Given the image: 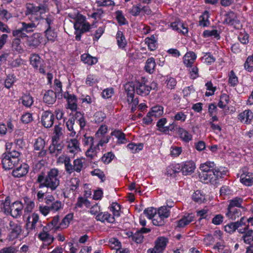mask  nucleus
Returning a JSON list of instances; mask_svg holds the SVG:
<instances>
[{
	"mask_svg": "<svg viewBox=\"0 0 253 253\" xmlns=\"http://www.w3.org/2000/svg\"><path fill=\"white\" fill-rule=\"evenodd\" d=\"M45 34L46 38L49 41H54L57 37V34L53 30H51V28H47L45 31Z\"/></svg>",
	"mask_w": 253,
	"mask_h": 253,
	"instance_id": "nucleus-59",
	"label": "nucleus"
},
{
	"mask_svg": "<svg viewBox=\"0 0 253 253\" xmlns=\"http://www.w3.org/2000/svg\"><path fill=\"white\" fill-rule=\"evenodd\" d=\"M126 91L127 93V102L128 104H133L135 106L139 103L137 98H134V93L135 90V82L132 84L130 83L126 84L125 85Z\"/></svg>",
	"mask_w": 253,
	"mask_h": 253,
	"instance_id": "nucleus-10",
	"label": "nucleus"
},
{
	"mask_svg": "<svg viewBox=\"0 0 253 253\" xmlns=\"http://www.w3.org/2000/svg\"><path fill=\"white\" fill-rule=\"evenodd\" d=\"M8 231L7 238L9 241L14 240L19 237L22 232V226L17 222L10 221L8 226L7 227Z\"/></svg>",
	"mask_w": 253,
	"mask_h": 253,
	"instance_id": "nucleus-5",
	"label": "nucleus"
},
{
	"mask_svg": "<svg viewBox=\"0 0 253 253\" xmlns=\"http://www.w3.org/2000/svg\"><path fill=\"white\" fill-rule=\"evenodd\" d=\"M0 209L5 215L17 218L22 214L23 205L19 201L11 203L10 198L7 196L4 200H0Z\"/></svg>",
	"mask_w": 253,
	"mask_h": 253,
	"instance_id": "nucleus-3",
	"label": "nucleus"
},
{
	"mask_svg": "<svg viewBox=\"0 0 253 253\" xmlns=\"http://www.w3.org/2000/svg\"><path fill=\"white\" fill-rule=\"evenodd\" d=\"M64 97L67 99L68 108L72 111H76L78 105L77 104V99L76 96L67 93V95L66 94L64 95Z\"/></svg>",
	"mask_w": 253,
	"mask_h": 253,
	"instance_id": "nucleus-23",
	"label": "nucleus"
},
{
	"mask_svg": "<svg viewBox=\"0 0 253 253\" xmlns=\"http://www.w3.org/2000/svg\"><path fill=\"white\" fill-rule=\"evenodd\" d=\"M45 142L41 137L38 138L34 144V148L35 150H40L44 148Z\"/></svg>",
	"mask_w": 253,
	"mask_h": 253,
	"instance_id": "nucleus-56",
	"label": "nucleus"
},
{
	"mask_svg": "<svg viewBox=\"0 0 253 253\" xmlns=\"http://www.w3.org/2000/svg\"><path fill=\"white\" fill-rule=\"evenodd\" d=\"M16 78L15 76L13 74H9L7 76L5 81L4 86L7 88H10L13 85L14 83L16 82Z\"/></svg>",
	"mask_w": 253,
	"mask_h": 253,
	"instance_id": "nucleus-47",
	"label": "nucleus"
},
{
	"mask_svg": "<svg viewBox=\"0 0 253 253\" xmlns=\"http://www.w3.org/2000/svg\"><path fill=\"white\" fill-rule=\"evenodd\" d=\"M97 220L102 222H107L113 223L115 222V217L108 212L99 213L96 217Z\"/></svg>",
	"mask_w": 253,
	"mask_h": 253,
	"instance_id": "nucleus-24",
	"label": "nucleus"
},
{
	"mask_svg": "<svg viewBox=\"0 0 253 253\" xmlns=\"http://www.w3.org/2000/svg\"><path fill=\"white\" fill-rule=\"evenodd\" d=\"M84 205L87 208L90 206V203L87 199L82 197H79L76 204V208H82Z\"/></svg>",
	"mask_w": 253,
	"mask_h": 253,
	"instance_id": "nucleus-58",
	"label": "nucleus"
},
{
	"mask_svg": "<svg viewBox=\"0 0 253 253\" xmlns=\"http://www.w3.org/2000/svg\"><path fill=\"white\" fill-rule=\"evenodd\" d=\"M242 239L244 243L247 244H250L251 242L253 241V230H247L242 236Z\"/></svg>",
	"mask_w": 253,
	"mask_h": 253,
	"instance_id": "nucleus-49",
	"label": "nucleus"
},
{
	"mask_svg": "<svg viewBox=\"0 0 253 253\" xmlns=\"http://www.w3.org/2000/svg\"><path fill=\"white\" fill-rule=\"evenodd\" d=\"M192 199L196 202L201 203L204 201L205 197L201 191L197 190L193 194Z\"/></svg>",
	"mask_w": 253,
	"mask_h": 253,
	"instance_id": "nucleus-55",
	"label": "nucleus"
},
{
	"mask_svg": "<svg viewBox=\"0 0 253 253\" xmlns=\"http://www.w3.org/2000/svg\"><path fill=\"white\" fill-rule=\"evenodd\" d=\"M156 62L153 57L148 58L145 66V71L149 74H153L155 71Z\"/></svg>",
	"mask_w": 253,
	"mask_h": 253,
	"instance_id": "nucleus-34",
	"label": "nucleus"
},
{
	"mask_svg": "<svg viewBox=\"0 0 253 253\" xmlns=\"http://www.w3.org/2000/svg\"><path fill=\"white\" fill-rule=\"evenodd\" d=\"M114 158V154L112 152H109L103 155L101 158V160L104 164H108L111 162Z\"/></svg>",
	"mask_w": 253,
	"mask_h": 253,
	"instance_id": "nucleus-63",
	"label": "nucleus"
},
{
	"mask_svg": "<svg viewBox=\"0 0 253 253\" xmlns=\"http://www.w3.org/2000/svg\"><path fill=\"white\" fill-rule=\"evenodd\" d=\"M202 60L205 63L211 65L215 61V58L211 53H206L204 56L201 58Z\"/></svg>",
	"mask_w": 253,
	"mask_h": 253,
	"instance_id": "nucleus-60",
	"label": "nucleus"
},
{
	"mask_svg": "<svg viewBox=\"0 0 253 253\" xmlns=\"http://www.w3.org/2000/svg\"><path fill=\"white\" fill-rule=\"evenodd\" d=\"M111 135L115 136L118 139L119 144H125L127 142L125 134L120 130H115L112 132Z\"/></svg>",
	"mask_w": 253,
	"mask_h": 253,
	"instance_id": "nucleus-37",
	"label": "nucleus"
},
{
	"mask_svg": "<svg viewBox=\"0 0 253 253\" xmlns=\"http://www.w3.org/2000/svg\"><path fill=\"white\" fill-rule=\"evenodd\" d=\"M194 216L193 214H188L187 216H184L177 222L176 227L182 228L188 225L190 222L193 221Z\"/></svg>",
	"mask_w": 253,
	"mask_h": 253,
	"instance_id": "nucleus-32",
	"label": "nucleus"
},
{
	"mask_svg": "<svg viewBox=\"0 0 253 253\" xmlns=\"http://www.w3.org/2000/svg\"><path fill=\"white\" fill-rule=\"evenodd\" d=\"M22 40H25L23 44H25L29 48H36L41 43V36L39 33H34L32 36L23 35Z\"/></svg>",
	"mask_w": 253,
	"mask_h": 253,
	"instance_id": "nucleus-7",
	"label": "nucleus"
},
{
	"mask_svg": "<svg viewBox=\"0 0 253 253\" xmlns=\"http://www.w3.org/2000/svg\"><path fill=\"white\" fill-rule=\"evenodd\" d=\"M48 0H36V3L26 4L25 14L26 16L31 15L30 18H34V21H39L43 18L42 15L48 12Z\"/></svg>",
	"mask_w": 253,
	"mask_h": 253,
	"instance_id": "nucleus-2",
	"label": "nucleus"
},
{
	"mask_svg": "<svg viewBox=\"0 0 253 253\" xmlns=\"http://www.w3.org/2000/svg\"><path fill=\"white\" fill-rule=\"evenodd\" d=\"M145 43L147 44L148 48L150 50H154L156 48V41L155 37L152 35L150 38H146L145 40Z\"/></svg>",
	"mask_w": 253,
	"mask_h": 253,
	"instance_id": "nucleus-48",
	"label": "nucleus"
},
{
	"mask_svg": "<svg viewBox=\"0 0 253 253\" xmlns=\"http://www.w3.org/2000/svg\"><path fill=\"white\" fill-rule=\"evenodd\" d=\"M29 166L26 164H23L12 171V175L14 177H21L25 175L28 172Z\"/></svg>",
	"mask_w": 253,
	"mask_h": 253,
	"instance_id": "nucleus-21",
	"label": "nucleus"
},
{
	"mask_svg": "<svg viewBox=\"0 0 253 253\" xmlns=\"http://www.w3.org/2000/svg\"><path fill=\"white\" fill-rule=\"evenodd\" d=\"M244 203L243 199L240 197H236L229 201V204L228 208H241L243 210H245V207L242 206Z\"/></svg>",
	"mask_w": 253,
	"mask_h": 253,
	"instance_id": "nucleus-26",
	"label": "nucleus"
},
{
	"mask_svg": "<svg viewBox=\"0 0 253 253\" xmlns=\"http://www.w3.org/2000/svg\"><path fill=\"white\" fill-rule=\"evenodd\" d=\"M152 111L148 113V115H151L157 117L160 116L163 114V107L161 106H155L152 108Z\"/></svg>",
	"mask_w": 253,
	"mask_h": 253,
	"instance_id": "nucleus-46",
	"label": "nucleus"
},
{
	"mask_svg": "<svg viewBox=\"0 0 253 253\" xmlns=\"http://www.w3.org/2000/svg\"><path fill=\"white\" fill-rule=\"evenodd\" d=\"M63 136V129L62 127L61 126V124H59L57 125H55L54 127L51 140L60 141Z\"/></svg>",
	"mask_w": 253,
	"mask_h": 253,
	"instance_id": "nucleus-31",
	"label": "nucleus"
},
{
	"mask_svg": "<svg viewBox=\"0 0 253 253\" xmlns=\"http://www.w3.org/2000/svg\"><path fill=\"white\" fill-rule=\"evenodd\" d=\"M20 100L22 104L27 107H30L33 103V97L29 94H24Z\"/></svg>",
	"mask_w": 253,
	"mask_h": 253,
	"instance_id": "nucleus-42",
	"label": "nucleus"
},
{
	"mask_svg": "<svg viewBox=\"0 0 253 253\" xmlns=\"http://www.w3.org/2000/svg\"><path fill=\"white\" fill-rule=\"evenodd\" d=\"M85 161L84 159H76L73 161V164L71 163V161L70 162L66 172L69 174H71L74 172L80 173L85 168Z\"/></svg>",
	"mask_w": 253,
	"mask_h": 253,
	"instance_id": "nucleus-6",
	"label": "nucleus"
},
{
	"mask_svg": "<svg viewBox=\"0 0 253 253\" xmlns=\"http://www.w3.org/2000/svg\"><path fill=\"white\" fill-rule=\"evenodd\" d=\"M210 211L207 209H203L197 211V216H199V220L202 219H206L209 220L210 218L209 214Z\"/></svg>",
	"mask_w": 253,
	"mask_h": 253,
	"instance_id": "nucleus-54",
	"label": "nucleus"
},
{
	"mask_svg": "<svg viewBox=\"0 0 253 253\" xmlns=\"http://www.w3.org/2000/svg\"><path fill=\"white\" fill-rule=\"evenodd\" d=\"M224 24L232 25L236 29H239L241 26L240 21L237 19L236 14L233 11H230L224 15Z\"/></svg>",
	"mask_w": 253,
	"mask_h": 253,
	"instance_id": "nucleus-11",
	"label": "nucleus"
},
{
	"mask_svg": "<svg viewBox=\"0 0 253 253\" xmlns=\"http://www.w3.org/2000/svg\"><path fill=\"white\" fill-rule=\"evenodd\" d=\"M63 145L59 140H51V143L49 146V153L53 156L57 157L61 153Z\"/></svg>",
	"mask_w": 253,
	"mask_h": 253,
	"instance_id": "nucleus-13",
	"label": "nucleus"
},
{
	"mask_svg": "<svg viewBox=\"0 0 253 253\" xmlns=\"http://www.w3.org/2000/svg\"><path fill=\"white\" fill-rule=\"evenodd\" d=\"M196 168L195 164L193 161H187L182 165L181 171L183 175H190Z\"/></svg>",
	"mask_w": 253,
	"mask_h": 253,
	"instance_id": "nucleus-19",
	"label": "nucleus"
},
{
	"mask_svg": "<svg viewBox=\"0 0 253 253\" xmlns=\"http://www.w3.org/2000/svg\"><path fill=\"white\" fill-rule=\"evenodd\" d=\"M240 181L246 186H251L253 184V173L247 172L242 173L240 176Z\"/></svg>",
	"mask_w": 253,
	"mask_h": 253,
	"instance_id": "nucleus-27",
	"label": "nucleus"
},
{
	"mask_svg": "<svg viewBox=\"0 0 253 253\" xmlns=\"http://www.w3.org/2000/svg\"><path fill=\"white\" fill-rule=\"evenodd\" d=\"M64 205L60 201H54L49 206L50 211L53 212L58 211L62 209Z\"/></svg>",
	"mask_w": 253,
	"mask_h": 253,
	"instance_id": "nucleus-51",
	"label": "nucleus"
},
{
	"mask_svg": "<svg viewBox=\"0 0 253 253\" xmlns=\"http://www.w3.org/2000/svg\"><path fill=\"white\" fill-rule=\"evenodd\" d=\"M209 11L205 10L199 17V25L203 27H207L210 25Z\"/></svg>",
	"mask_w": 253,
	"mask_h": 253,
	"instance_id": "nucleus-39",
	"label": "nucleus"
},
{
	"mask_svg": "<svg viewBox=\"0 0 253 253\" xmlns=\"http://www.w3.org/2000/svg\"><path fill=\"white\" fill-rule=\"evenodd\" d=\"M229 102V96L226 94H222L220 96L218 106L221 108H225Z\"/></svg>",
	"mask_w": 253,
	"mask_h": 253,
	"instance_id": "nucleus-44",
	"label": "nucleus"
},
{
	"mask_svg": "<svg viewBox=\"0 0 253 253\" xmlns=\"http://www.w3.org/2000/svg\"><path fill=\"white\" fill-rule=\"evenodd\" d=\"M116 39L118 46L121 48H124L126 45V41L123 33L118 31L116 34Z\"/></svg>",
	"mask_w": 253,
	"mask_h": 253,
	"instance_id": "nucleus-36",
	"label": "nucleus"
},
{
	"mask_svg": "<svg viewBox=\"0 0 253 253\" xmlns=\"http://www.w3.org/2000/svg\"><path fill=\"white\" fill-rule=\"evenodd\" d=\"M45 227H43V232L39 234V238L42 241L46 242L48 245L52 243L54 240V238L52 236L48 234L45 231L44 229Z\"/></svg>",
	"mask_w": 253,
	"mask_h": 253,
	"instance_id": "nucleus-38",
	"label": "nucleus"
},
{
	"mask_svg": "<svg viewBox=\"0 0 253 253\" xmlns=\"http://www.w3.org/2000/svg\"><path fill=\"white\" fill-rule=\"evenodd\" d=\"M226 215L229 219L236 220L241 215V211L240 209L237 208H227Z\"/></svg>",
	"mask_w": 253,
	"mask_h": 253,
	"instance_id": "nucleus-30",
	"label": "nucleus"
},
{
	"mask_svg": "<svg viewBox=\"0 0 253 253\" xmlns=\"http://www.w3.org/2000/svg\"><path fill=\"white\" fill-rule=\"evenodd\" d=\"M71 161L70 157L69 156L66 154H62L58 158L57 162L61 164H64L65 169L66 171Z\"/></svg>",
	"mask_w": 253,
	"mask_h": 253,
	"instance_id": "nucleus-41",
	"label": "nucleus"
},
{
	"mask_svg": "<svg viewBox=\"0 0 253 253\" xmlns=\"http://www.w3.org/2000/svg\"><path fill=\"white\" fill-rule=\"evenodd\" d=\"M228 83L231 86H235L238 83V78L233 70L229 73Z\"/></svg>",
	"mask_w": 253,
	"mask_h": 253,
	"instance_id": "nucleus-50",
	"label": "nucleus"
},
{
	"mask_svg": "<svg viewBox=\"0 0 253 253\" xmlns=\"http://www.w3.org/2000/svg\"><path fill=\"white\" fill-rule=\"evenodd\" d=\"M30 62L31 65L35 69L38 70L41 74H45L44 62L38 54H32L30 58Z\"/></svg>",
	"mask_w": 253,
	"mask_h": 253,
	"instance_id": "nucleus-9",
	"label": "nucleus"
},
{
	"mask_svg": "<svg viewBox=\"0 0 253 253\" xmlns=\"http://www.w3.org/2000/svg\"><path fill=\"white\" fill-rule=\"evenodd\" d=\"M90 28L89 23L84 22L80 26L79 29H75V34L76 35L75 39L76 41H80L81 39V36L83 34L88 31Z\"/></svg>",
	"mask_w": 253,
	"mask_h": 253,
	"instance_id": "nucleus-20",
	"label": "nucleus"
},
{
	"mask_svg": "<svg viewBox=\"0 0 253 253\" xmlns=\"http://www.w3.org/2000/svg\"><path fill=\"white\" fill-rule=\"evenodd\" d=\"M153 86H149L145 83L135 82V90L137 94L141 96H146L148 95L152 89Z\"/></svg>",
	"mask_w": 253,
	"mask_h": 253,
	"instance_id": "nucleus-15",
	"label": "nucleus"
},
{
	"mask_svg": "<svg viewBox=\"0 0 253 253\" xmlns=\"http://www.w3.org/2000/svg\"><path fill=\"white\" fill-rule=\"evenodd\" d=\"M11 17H12V14L9 11L3 8H0V18L2 20L6 22Z\"/></svg>",
	"mask_w": 253,
	"mask_h": 253,
	"instance_id": "nucleus-52",
	"label": "nucleus"
},
{
	"mask_svg": "<svg viewBox=\"0 0 253 253\" xmlns=\"http://www.w3.org/2000/svg\"><path fill=\"white\" fill-rule=\"evenodd\" d=\"M215 164L213 162H207L205 164L201 165L200 169L201 172H209L210 170H213Z\"/></svg>",
	"mask_w": 253,
	"mask_h": 253,
	"instance_id": "nucleus-45",
	"label": "nucleus"
},
{
	"mask_svg": "<svg viewBox=\"0 0 253 253\" xmlns=\"http://www.w3.org/2000/svg\"><path fill=\"white\" fill-rule=\"evenodd\" d=\"M167 243L168 239L165 237L158 238L156 241L155 249L157 250L158 253H162L165 250Z\"/></svg>",
	"mask_w": 253,
	"mask_h": 253,
	"instance_id": "nucleus-29",
	"label": "nucleus"
},
{
	"mask_svg": "<svg viewBox=\"0 0 253 253\" xmlns=\"http://www.w3.org/2000/svg\"><path fill=\"white\" fill-rule=\"evenodd\" d=\"M32 221H28L26 225L27 234H36L39 229L42 227L41 222L39 221V216L37 213H33L31 215Z\"/></svg>",
	"mask_w": 253,
	"mask_h": 253,
	"instance_id": "nucleus-4",
	"label": "nucleus"
},
{
	"mask_svg": "<svg viewBox=\"0 0 253 253\" xmlns=\"http://www.w3.org/2000/svg\"><path fill=\"white\" fill-rule=\"evenodd\" d=\"M106 118V115L102 111L96 112L93 116V121L95 123H100Z\"/></svg>",
	"mask_w": 253,
	"mask_h": 253,
	"instance_id": "nucleus-62",
	"label": "nucleus"
},
{
	"mask_svg": "<svg viewBox=\"0 0 253 253\" xmlns=\"http://www.w3.org/2000/svg\"><path fill=\"white\" fill-rule=\"evenodd\" d=\"M67 152L74 155L81 151L80 143L77 139H70L67 141Z\"/></svg>",
	"mask_w": 253,
	"mask_h": 253,
	"instance_id": "nucleus-14",
	"label": "nucleus"
},
{
	"mask_svg": "<svg viewBox=\"0 0 253 253\" xmlns=\"http://www.w3.org/2000/svg\"><path fill=\"white\" fill-rule=\"evenodd\" d=\"M178 134L181 140L185 142H188L192 139V135L182 127H178Z\"/></svg>",
	"mask_w": 253,
	"mask_h": 253,
	"instance_id": "nucleus-33",
	"label": "nucleus"
},
{
	"mask_svg": "<svg viewBox=\"0 0 253 253\" xmlns=\"http://www.w3.org/2000/svg\"><path fill=\"white\" fill-rule=\"evenodd\" d=\"M157 212V209L153 207L148 208L147 209H146L143 211L144 214H145L149 219L153 218L156 215Z\"/></svg>",
	"mask_w": 253,
	"mask_h": 253,
	"instance_id": "nucleus-57",
	"label": "nucleus"
},
{
	"mask_svg": "<svg viewBox=\"0 0 253 253\" xmlns=\"http://www.w3.org/2000/svg\"><path fill=\"white\" fill-rule=\"evenodd\" d=\"M21 24L22 25L21 27L13 30L15 36L21 37L22 38H23V35H27V34L33 32L37 27V25L34 22L27 23L22 22L21 23Z\"/></svg>",
	"mask_w": 253,
	"mask_h": 253,
	"instance_id": "nucleus-8",
	"label": "nucleus"
},
{
	"mask_svg": "<svg viewBox=\"0 0 253 253\" xmlns=\"http://www.w3.org/2000/svg\"><path fill=\"white\" fill-rule=\"evenodd\" d=\"M60 178L59 170L57 169L52 168L47 171L46 174L43 172L39 173L36 179V183L39 184V188L46 187L53 191L56 190L60 185Z\"/></svg>",
	"mask_w": 253,
	"mask_h": 253,
	"instance_id": "nucleus-1",
	"label": "nucleus"
},
{
	"mask_svg": "<svg viewBox=\"0 0 253 253\" xmlns=\"http://www.w3.org/2000/svg\"><path fill=\"white\" fill-rule=\"evenodd\" d=\"M98 150H99V147L97 146V145L95 146L94 145H91L85 152L86 156L91 159H93L97 156Z\"/></svg>",
	"mask_w": 253,
	"mask_h": 253,
	"instance_id": "nucleus-43",
	"label": "nucleus"
},
{
	"mask_svg": "<svg viewBox=\"0 0 253 253\" xmlns=\"http://www.w3.org/2000/svg\"><path fill=\"white\" fill-rule=\"evenodd\" d=\"M197 58L193 51L187 52L183 57V63L187 67H192Z\"/></svg>",
	"mask_w": 253,
	"mask_h": 253,
	"instance_id": "nucleus-22",
	"label": "nucleus"
},
{
	"mask_svg": "<svg viewBox=\"0 0 253 253\" xmlns=\"http://www.w3.org/2000/svg\"><path fill=\"white\" fill-rule=\"evenodd\" d=\"M56 100V95L55 92L50 90L47 91L43 97V102L48 104H53Z\"/></svg>",
	"mask_w": 253,
	"mask_h": 253,
	"instance_id": "nucleus-28",
	"label": "nucleus"
},
{
	"mask_svg": "<svg viewBox=\"0 0 253 253\" xmlns=\"http://www.w3.org/2000/svg\"><path fill=\"white\" fill-rule=\"evenodd\" d=\"M81 60L89 65L95 64L97 62V59L90 56L88 54H84L81 56Z\"/></svg>",
	"mask_w": 253,
	"mask_h": 253,
	"instance_id": "nucleus-40",
	"label": "nucleus"
},
{
	"mask_svg": "<svg viewBox=\"0 0 253 253\" xmlns=\"http://www.w3.org/2000/svg\"><path fill=\"white\" fill-rule=\"evenodd\" d=\"M73 218V214L69 213L67 214L62 220L61 222L59 223L57 228H58L59 229L66 228L68 226L70 221L72 220Z\"/></svg>",
	"mask_w": 253,
	"mask_h": 253,
	"instance_id": "nucleus-35",
	"label": "nucleus"
},
{
	"mask_svg": "<svg viewBox=\"0 0 253 253\" xmlns=\"http://www.w3.org/2000/svg\"><path fill=\"white\" fill-rule=\"evenodd\" d=\"M238 119L246 124H250L253 119V113L250 110H246L239 114Z\"/></svg>",
	"mask_w": 253,
	"mask_h": 253,
	"instance_id": "nucleus-18",
	"label": "nucleus"
},
{
	"mask_svg": "<svg viewBox=\"0 0 253 253\" xmlns=\"http://www.w3.org/2000/svg\"><path fill=\"white\" fill-rule=\"evenodd\" d=\"M199 177L201 181L205 183L213 182L215 181L214 173L212 170H210L209 172H200Z\"/></svg>",
	"mask_w": 253,
	"mask_h": 253,
	"instance_id": "nucleus-25",
	"label": "nucleus"
},
{
	"mask_svg": "<svg viewBox=\"0 0 253 253\" xmlns=\"http://www.w3.org/2000/svg\"><path fill=\"white\" fill-rule=\"evenodd\" d=\"M12 34L14 37L11 43L12 50L19 53H23L24 52V48L22 43V38L15 36L14 35V30L12 31Z\"/></svg>",
	"mask_w": 253,
	"mask_h": 253,
	"instance_id": "nucleus-16",
	"label": "nucleus"
},
{
	"mask_svg": "<svg viewBox=\"0 0 253 253\" xmlns=\"http://www.w3.org/2000/svg\"><path fill=\"white\" fill-rule=\"evenodd\" d=\"M54 115L49 111H44L42 115V125L46 128L51 127L54 123Z\"/></svg>",
	"mask_w": 253,
	"mask_h": 253,
	"instance_id": "nucleus-12",
	"label": "nucleus"
},
{
	"mask_svg": "<svg viewBox=\"0 0 253 253\" xmlns=\"http://www.w3.org/2000/svg\"><path fill=\"white\" fill-rule=\"evenodd\" d=\"M244 67L246 70L252 72L253 70V54L249 56L246 59L244 64Z\"/></svg>",
	"mask_w": 253,
	"mask_h": 253,
	"instance_id": "nucleus-61",
	"label": "nucleus"
},
{
	"mask_svg": "<svg viewBox=\"0 0 253 253\" xmlns=\"http://www.w3.org/2000/svg\"><path fill=\"white\" fill-rule=\"evenodd\" d=\"M141 11V6L140 4L133 5L132 8L129 9V13L133 16L139 15Z\"/></svg>",
	"mask_w": 253,
	"mask_h": 253,
	"instance_id": "nucleus-64",
	"label": "nucleus"
},
{
	"mask_svg": "<svg viewBox=\"0 0 253 253\" xmlns=\"http://www.w3.org/2000/svg\"><path fill=\"white\" fill-rule=\"evenodd\" d=\"M238 39L242 44H247L249 42V35L245 30H242L240 32Z\"/></svg>",
	"mask_w": 253,
	"mask_h": 253,
	"instance_id": "nucleus-53",
	"label": "nucleus"
},
{
	"mask_svg": "<svg viewBox=\"0 0 253 253\" xmlns=\"http://www.w3.org/2000/svg\"><path fill=\"white\" fill-rule=\"evenodd\" d=\"M1 164L3 169L5 170H9L17 165L19 162L5 154L1 160Z\"/></svg>",
	"mask_w": 253,
	"mask_h": 253,
	"instance_id": "nucleus-17",
	"label": "nucleus"
}]
</instances>
